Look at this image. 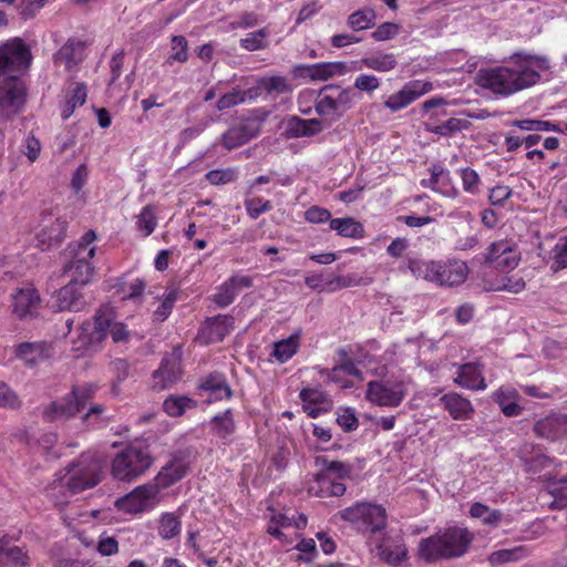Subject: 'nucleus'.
<instances>
[{
    "instance_id": "31",
    "label": "nucleus",
    "mask_w": 567,
    "mask_h": 567,
    "mask_svg": "<svg viewBox=\"0 0 567 567\" xmlns=\"http://www.w3.org/2000/svg\"><path fill=\"white\" fill-rule=\"evenodd\" d=\"M198 389L209 394L212 400L229 399L231 389L221 373L214 372L200 379Z\"/></svg>"
},
{
    "instance_id": "34",
    "label": "nucleus",
    "mask_w": 567,
    "mask_h": 567,
    "mask_svg": "<svg viewBox=\"0 0 567 567\" xmlns=\"http://www.w3.org/2000/svg\"><path fill=\"white\" fill-rule=\"evenodd\" d=\"M471 125V122L465 117H450L442 123H436L430 118L429 122L424 123V128L426 132L450 137L454 134L467 130Z\"/></svg>"
},
{
    "instance_id": "30",
    "label": "nucleus",
    "mask_w": 567,
    "mask_h": 567,
    "mask_svg": "<svg viewBox=\"0 0 567 567\" xmlns=\"http://www.w3.org/2000/svg\"><path fill=\"white\" fill-rule=\"evenodd\" d=\"M379 558L386 565L399 566L408 558V548L402 540H381L377 544Z\"/></svg>"
},
{
    "instance_id": "8",
    "label": "nucleus",
    "mask_w": 567,
    "mask_h": 567,
    "mask_svg": "<svg viewBox=\"0 0 567 567\" xmlns=\"http://www.w3.org/2000/svg\"><path fill=\"white\" fill-rule=\"evenodd\" d=\"M338 515L362 534H375L386 526L385 508L373 503L358 502L340 511Z\"/></svg>"
},
{
    "instance_id": "25",
    "label": "nucleus",
    "mask_w": 567,
    "mask_h": 567,
    "mask_svg": "<svg viewBox=\"0 0 567 567\" xmlns=\"http://www.w3.org/2000/svg\"><path fill=\"white\" fill-rule=\"evenodd\" d=\"M454 382L461 388L473 391H483L487 386L482 365L474 362L460 365Z\"/></svg>"
},
{
    "instance_id": "40",
    "label": "nucleus",
    "mask_w": 567,
    "mask_h": 567,
    "mask_svg": "<svg viewBox=\"0 0 567 567\" xmlns=\"http://www.w3.org/2000/svg\"><path fill=\"white\" fill-rule=\"evenodd\" d=\"M300 336L301 332L297 331L287 339L275 342L271 357L280 363H285L290 360L300 347Z\"/></svg>"
},
{
    "instance_id": "50",
    "label": "nucleus",
    "mask_w": 567,
    "mask_h": 567,
    "mask_svg": "<svg viewBox=\"0 0 567 567\" xmlns=\"http://www.w3.org/2000/svg\"><path fill=\"white\" fill-rule=\"evenodd\" d=\"M317 462L322 464V472L329 473L331 477L340 481L348 477L351 473V466L340 461H329L327 458H317Z\"/></svg>"
},
{
    "instance_id": "45",
    "label": "nucleus",
    "mask_w": 567,
    "mask_h": 567,
    "mask_svg": "<svg viewBox=\"0 0 567 567\" xmlns=\"http://www.w3.org/2000/svg\"><path fill=\"white\" fill-rule=\"evenodd\" d=\"M470 515L473 518L481 519L483 524L491 527L498 526L503 518V513L501 511L492 509L480 502H475L471 505Z\"/></svg>"
},
{
    "instance_id": "4",
    "label": "nucleus",
    "mask_w": 567,
    "mask_h": 567,
    "mask_svg": "<svg viewBox=\"0 0 567 567\" xmlns=\"http://www.w3.org/2000/svg\"><path fill=\"white\" fill-rule=\"evenodd\" d=\"M96 239L95 231L87 230L79 241L69 244L64 251V274L69 281L79 284L81 287L87 285L93 276L94 268L91 259L95 255Z\"/></svg>"
},
{
    "instance_id": "32",
    "label": "nucleus",
    "mask_w": 567,
    "mask_h": 567,
    "mask_svg": "<svg viewBox=\"0 0 567 567\" xmlns=\"http://www.w3.org/2000/svg\"><path fill=\"white\" fill-rule=\"evenodd\" d=\"M234 319L230 316L218 315L207 319L202 333L207 342H220L233 330Z\"/></svg>"
},
{
    "instance_id": "42",
    "label": "nucleus",
    "mask_w": 567,
    "mask_h": 567,
    "mask_svg": "<svg viewBox=\"0 0 567 567\" xmlns=\"http://www.w3.org/2000/svg\"><path fill=\"white\" fill-rule=\"evenodd\" d=\"M528 556V549L524 546H515L495 550L489 554L487 560L492 566H501L507 563H516Z\"/></svg>"
},
{
    "instance_id": "17",
    "label": "nucleus",
    "mask_w": 567,
    "mask_h": 567,
    "mask_svg": "<svg viewBox=\"0 0 567 567\" xmlns=\"http://www.w3.org/2000/svg\"><path fill=\"white\" fill-rule=\"evenodd\" d=\"M183 374L182 361L176 354H168L163 358L161 365L153 372V388L163 391L176 384Z\"/></svg>"
},
{
    "instance_id": "5",
    "label": "nucleus",
    "mask_w": 567,
    "mask_h": 567,
    "mask_svg": "<svg viewBox=\"0 0 567 567\" xmlns=\"http://www.w3.org/2000/svg\"><path fill=\"white\" fill-rule=\"evenodd\" d=\"M80 330L83 346L100 343L107 336L115 343L126 342L131 336L124 323L115 321L114 311L109 306H102L93 317V321L83 322Z\"/></svg>"
},
{
    "instance_id": "6",
    "label": "nucleus",
    "mask_w": 567,
    "mask_h": 567,
    "mask_svg": "<svg viewBox=\"0 0 567 567\" xmlns=\"http://www.w3.org/2000/svg\"><path fill=\"white\" fill-rule=\"evenodd\" d=\"M101 481V464L91 456H81L73 462L63 476L54 480L52 489H64L63 496L74 495L94 487Z\"/></svg>"
},
{
    "instance_id": "3",
    "label": "nucleus",
    "mask_w": 567,
    "mask_h": 567,
    "mask_svg": "<svg viewBox=\"0 0 567 567\" xmlns=\"http://www.w3.org/2000/svg\"><path fill=\"white\" fill-rule=\"evenodd\" d=\"M408 268L415 278L433 282L440 287L460 286L468 275L466 262L457 259L425 260L410 258Z\"/></svg>"
},
{
    "instance_id": "23",
    "label": "nucleus",
    "mask_w": 567,
    "mask_h": 567,
    "mask_svg": "<svg viewBox=\"0 0 567 567\" xmlns=\"http://www.w3.org/2000/svg\"><path fill=\"white\" fill-rule=\"evenodd\" d=\"M440 403L455 421L471 420L475 413L472 402L457 392H449L442 395Z\"/></svg>"
},
{
    "instance_id": "60",
    "label": "nucleus",
    "mask_w": 567,
    "mask_h": 567,
    "mask_svg": "<svg viewBox=\"0 0 567 567\" xmlns=\"http://www.w3.org/2000/svg\"><path fill=\"white\" fill-rule=\"evenodd\" d=\"M171 60L184 63L188 59V44L183 35H174L172 38V54Z\"/></svg>"
},
{
    "instance_id": "52",
    "label": "nucleus",
    "mask_w": 567,
    "mask_h": 567,
    "mask_svg": "<svg viewBox=\"0 0 567 567\" xmlns=\"http://www.w3.org/2000/svg\"><path fill=\"white\" fill-rule=\"evenodd\" d=\"M205 178L212 185H226L238 178V171L234 167L213 169L206 173Z\"/></svg>"
},
{
    "instance_id": "13",
    "label": "nucleus",
    "mask_w": 567,
    "mask_h": 567,
    "mask_svg": "<svg viewBox=\"0 0 567 567\" xmlns=\"http://www.w3.org/2000/svg\"><path fill=\"white\" fill-rule=\"evenodd\" d=\"M405 395L406 389L402 381H370L367 385V400L379 406L396 408Z\"/></svg>"
},
{
    "instance_id": "61",
    "label": "nucleus",
    "mask_w": 567,
    "mask_h": 567,
    "mask_svg": "<svg viewBox=\"0 0 567 567\" xmlns=\"http://www.w3.org/2000/svg\"><path fill=\"white\" fill-rule=\"evenodd\" d=\"M13 563L24 566L27 564V556L18 546H9L8 540L3 539V564Z\"/></svg>"
},
{
    "instance_id": "62",
    "label": "nucleus",
    "mask_w": 567,
    "mask_h": 567,
    "mask_svg": "<svg viewBox=\"0 0 567 567\" xmlns=\"http://www.w3.org/2000/svg\"><path fill=\"white\" fill-rule=\"evenodd\" d=\"M399 31V24L394 22H383L371 33V37L378 42L388 41L393 39Z\"/></svg>"
},
{
    "instance_id": "57",
    "label": "nucleus",
    "mask_w": 567,
    "mask_h": 567,
    "mask_svg": "<svg viewBox=\"0 0 567 567\" xmlns=\"http://www.w3.org/2000/svg\"><path fill=\"white\" fill-rule=\"evenodd\" d=\"M553 254L551 269L557 271L567 268V236L559 238L553 248Z\"/></svg>"
},
{
    "instance_id": "58",
    "label": "nucleus",
    "mask_w": 567,
    "mask_h": 567,
    "mask_svg": "<svg viewBox=\"0 0 567 567\" xmlns=\"http://www.w3.org/2000/svg\"><path fill=\"white\" fill-rule=\"evenodd\" d=\"M381 85V81L378 76L368 73H360L353 83V87L361 91L367 92L369 94L373 93Z\"/></svg>"
},
{
    "instance_id": "33",
    "label": "nucleus",
    "mask_w": 567,
    "mask_h": 567,
    "mask_svg": "<svg viewBox=\"0 0 567 567\" xmlns=\"http://www.w3.org/2000/svg\"><path fill=\"white\" fill-rule=\"evenodd\" d=\"M16 355L25 364L34 367L50 355V348L45 342H23L16 348Z\"/></svg>"
},
{
    "instance_id": "56",
    "label": "nucleus",
    "mask_w": 567,
    "mask_h": 567,
    "mask_svg": "<svg viewBox=\"0 0 567 567\" xmlns=\"http://www.w3.org/2000/svg\"><path fill=\"white\" fill-rule=\"evenodd\" d=\"M267 35L268 32L265 29L250 32L240 40V45L249 51L264 49L266 47Z\"/></svg>"
},
{
    "instance_id": "35",
    "label": "nucleus",
    "mask_w": 567,
    "mask_h": 567,
    "mask_svg": "<svg viewBox=\"0 0 567 567\" xmlns=\"http://www.w3.org/2000/svg\"><path fill=\"white\" fill-rule=\"evenodd\" d=\"M492 396L506 416H517L522 413L523 409L517 403L518 392L515 389L501 386Z\"/></svg>"
},
{
    "instance_id": "9",
    "label": "nucleus",
    "mask_w": 567,
    "mask_h": 567,
    "mask_svg": "<svg viewBox=\"0 0 567 567\" xmlns=\"http://www.w3.org/2000/svg\"><path fill=\"white\" fill-rule=\"evenodd\" d=\"M354 93L352 87L340 85H324L317 94L315 110L318 115L330 121L339 120L353 105Z\"/></svg>"
},
{
    "instance_id": "18",
    "label": "nucleus",
    "mask_w": 567,
    "mask_h": 567,
    "mask_svg": "<svg viewBox=\"0 0 567 567\" xmlns=\"http://www.w3.org/2000/svg\"><path fill=\"white\" fill-rule=\"evenodd\" d=\"M251 286L252 278L250 276L237 272L217 288L216 293L213 296V301L219 308H226L235 301L241 289L250 288Z\"/></svg>"
},
{
    "instance_id": "15",
    "label": "nucleus",
    "mask_w": 567,
    "mask_h": 567,
    "mask_svg": "<svg viewBox=\"0 0 567 567\" xmlns=\"http://www.w3.org/2000/svg\"><path fill=\"white\" fill-rule=\"evenodd\" d=\"M66 227L65 219L52 213L44 215L37 233L39 246L44 250L60 245L66 236Z\"/></svg>"
},
{
    "instance_id": "24",
    "label": "nucleus",
    "mask_w": 567,
    "mask_h": 567,
    "mask_svg": "<svg viewBox=\"0 0 567 567\" xmlns=\"http://www.w3.org/2000/svg\"><path fill=\"white\" fill-rule=\"evenodd\" d=\"M12 311L19 318L33 316L40 303L38 291L31 287H23L12 295Z\"/></svg>"
},
{
    "instance_id": "47",
    "label": "nucleus",
    "mask_w": 567,
    "mask_h": 567,
    "mask_svg": "<svg viewBox=\"0 0 567 567\" xmlns=\"http://www.w3.org/2000/svg\"><path fill=\"white\" fill-rule=\"evenodd\" d=\"M181 520L172 513H165L161 516L158 523V535L164 539H172L181 533Z\"/></svg>"
},
{
    "instance_id": "43",
    "label": "nucleus",
    "mask_w": 567,
    "mask_h": 567,
    "mask_svg": "<svg viewBox=\"0 0 567 567\" xmlns=\"http://www.w3.org/2000/svg\"><path fill=\"white\" fill-rule=\"evenodd\" d=\"M377 13L372 8H363L348 16L347 25L353 31L368 30L375 24Z\"/></svg>"
},
{
    "instance_id": "41",
    "label": "nucleus",
    "mask_w": 567,
    "mask_h": 567,
    "mask_svg": "<svg viewBox=\"0 0 567 567\" xmlns=\"http://www.w3.org/2000/svg\"><path fill=\"white\" fill-rule=\"evenodd\" d=\"M257 89L272 97L290 93L292 85L285 76L274 75L264 76L257 81Z\"/></svg>"
},
{
    "instance_id": "54",
    "label": "nucleus",
    "mask_w": 567,
    "mask_h": 567,
    "mask_svg": "<svg viewBox=\"0 0 567 567\" xmlns=\"http://www.w3.org/2000/svg\"><path fill=\"white\" fill-rule=\"evenodd\" d=\"M248 92L234 87L230 92L223 94L217 101L216 107L219 111L228 110L246 101Z\"/></svg>"
},
{
    "instance_id": "26",
    "label": "nucleus",
    "mask_w": 567,
    "mask_h": 567,
    "mask_svg": "<svg viewBox=\"0 0 567 567\" xmlns=\"http://www.w3.org/2000/svg\"><path fill=\"white\" fill-rule=\"evenodd\" d=\"M85 44L76 39H69L53 55L55 65H63L68 71L79 65L84 58Z\"/></svg>"
},
{
    "instance_id": "22",
    "label": "nucleus",
    "mask_w": 567,
    "mask_h": 567,
    "mask_svg": "<svg viewBox=\"0 0 567 567\" xmlns=\"http://www.w3.org/2000/svg\"><path fill=\"white\" fill-rule=\"evenodd\" d=\"M305 282L312 290L332 292L339 289L355 286L359 284V280L353 275L324 276L323 274H312L306 277Z\"/></svg>"
},
{
    "instance_id": "59",
    "label": "nucleus",
    "mask_w": 567,
    "mask_h": 567,
    "mask_svg": "<svg viewBox=\"0 0 567 567\" xmlns=\"http://www.w3.org/2000/svg\"><path fill=\"white\" fill-rule=\"evenodd\" d=\"M96 386L93 384H84L74 386L70 392L80 411L85 408L86 403L93 398Z\"/></svg>"
},
{
    "instance_id": "37",
    "label": "nucleus",
    "mask_w": 567,
    "mask_h": 567,
    "mask_svg": "<svg viewBox=\"0 0 567 567\" xmlns=\"http://www.w3.org/2000/svg\"><path fill=\"white\" fill-rule=\"evenodd\" d=\"M213 434L223 441L229 443L231 435L235 433L236 425L231 410L228 409L220 414L215 415L210 421Z\"/></svg>"
},
{
    "instance_id": "49",
    "label": "nucleus",
    "mask_w": 567,
    "mask_h": 567,
    "mask_svg": "<svg viewBox=\"0 0 567 567\" xmlns=\"http://www.w3.org/2000/svg\"><path fill=\"white\" fill-rule=\"evenodd\" d=\"M157 226V218L154 207L151 205L145 206L137 216L136 227L143 233L144 237L150 236Z\"/></svg>"
},
{
    "instance_id": "2",
    "label": "nucleus",
    "mask_w": 567,
    "mask_h": 567,
    "mask_svg": "<svg viewBox=\"0 0 567 567\" xmlns=\"http://www.w3.org/2000/svg\"><path fill=\"white\" fill-rule=\"evenodd\" d=\"M473 538V534L467 528L458 526L443 528L420 540L419 556L426 563L458 558L467 551Z\"/></svg>"
},
{
    "instance_id": "44",
    "label": "nucleus",
    "mask_w": 567,
    "mask_h": 567,
    "mask_svg": "<svg viewBox=\"0 0 567 567\" xmlns=\"http://www.w3.org/2000/svg\"><path fill=\"white\" fill-rule=\"evenodd\" d=\"M430 173L436 178L437 193L447 196L456 197L460 192L452 184L451 173L439 164H433L430 167Z\"/></svg>"
},
{
    "instance_id": "53",
    "label": "nucleus",
    "mask_w": 567,
    "mask_h": 567,
    "mask_svg": "<svg viewBox=\"0 0 567 567\" xmlns=\"http://www.w3.org/2000/svg\"><path fill=\"white\" fill-rule=\"evenodd\" d=\"M146 287V282L142 278H135L134 280L130 282H122L121 284V292L123 293L122 299L123 300H132V301H140L144 290Z\"/></svg>"
},
{
    "instance_id": "19",
    "label": "nucleus",
    "mask_w": 567,
    "mask_h": 567,
    "mask_svg": "<svg viewBox=\"0 0 567 567\" xmlns=\"http://www.w3.org/2000/svg\"><path fill=\"white\" fill-rule=\"evenodd\" d=\"M189 465L186 457L178 453L174 454L166 465L162 467L155 477L154 484L158 489L167 488L181 481L188 472Z\"/></svg>"
},
{
    "instance_id": "51",
    "label": "nucleus",
    "mask_w": 567,
    "mask_h": 567,
    "mask_svg": "<svg viewBox=\"0 0 567 567\" xmlns=\"http://www.w3.org/2000/svg\"><path fill=\"white\" fill-rule=\"evenodd\" d=\"M458 175L465 193L471 195H477L480 193L481 177L476 171L471 167H464L458 171Z\"/></svg>"
},
{
    "instance_id": "16",
    "label": "nucleus",
    "mask_w": 567,
    "mask_h": 567,
    "mask_svg": "<svg viewBox=\"0 0 567 567\" xmlns=\"http://www.w3.org/2000/svg\"><path fill=\"white\" fill-rule=\"evenodd\" d=\"M432 90V84L430 82H424L421 80H413L405 83L401 90L396 93L391 94L385 101L384 106L391 112H398L427 92Z\"/></svg>"
},
{
    "instance_id": "39",
    "label": "nucleus",
    "mask_w": 567,
    "mask_h": 567,
    "mask_svg": "<svg viewBox=\"0 0 567 567\" xmlns=\"http://www.w3.org/2000/svg\"><path fill=\"white\" fill-rule=\"evenodd\" d=\"M329 227L346 238L360 239L364 236L363 225L352 217L333 218Z\"/></svg>"
},
{
    "instance_id": "7",
    "label": "nucleus",
    "mask_w": 567,
    "mask_h": 567,
    "mask_svg": "<svg viewBox=\"0 0 567 567\" xmlns=\"http://www.w3.org/2000/svg\"><path fill=\"white\" fill-rule=\"evenodd\" d=\"M152 463L153 457L147 447L130 444L113 458L112 475L118 481L131 482L143 475Z\"/></svg>"
},
{
    "instance_id": "14",
    "label": "nucleus",
    "mask_w": 567,
    "mask_h": 567,
    "mask_svg": "<svg viewBox=\"0 0 567 567\" xmlns=\"http://www.w3.org/2000/svg\"><path fill=\"white\" fill-rule=\"evenodd\" d=\"M519 260L520 252L516 245L508 240L492 243L484 255V261L501 271L515 269Z\"/></svg>"
},
{
    "instance_id": "46",
    "label": "nucleus",
    "mask_w": 567,
    "mask_h": 567,
    "mask_svg": "<svg viewBox=\"0 0 567 567\" xmlns=\"http://www.w3.org/2000/svg\"><path fill=\"white\" fill-rule=\"evenodd\" d=\"M196 406V401L187 396H168L164 403L163 409L169 416H181L186 410Z\"/></svg>"
},
{
    "instance_id": "1",
    "label": "nucleus",
    "mask_w": 567,
    "mask_h": 567,
    "mask_svg": "<svg viewBox=\"0 0 567 567\" xmlns=\"http://www.w3.org/2000/svg\"><path fill=\"white\" fill-rule=\"evenodd\" d=\"M548 69L549 61L546 56L515 52L505 65L481 69L476 82L482 89L507 97L537 84L542 73Z\"/></svg>"
},
{
    "instance_id": "28",
    "label": "nucleus",
    "mask_w": 567,
    "mask_h": 567,
    "mask_svg": "<svg viewBox=\"0 0 567 567\" xmlns=\"http://www.w3.org/2000/svg\"><path fill=\"white\" fill-rule=\"evenodd\" d=\"M80 409L74 402L71 393L65 396L51 402L43 410V420L47 422H55L59 420H66L74 416Z\"/></svg>"
},
{
    "instance_id": "55",
    "label": "nucleus",
    "mask_w": 567,
    "mask_h": 567,
    "mask_svg": "<svg viewBox=\"0 0 567 567\" xmlns=\"http://www.w3.org/2000/svg\"><path fill=\"white\" fill-rule=\"evenodd\" d=\"M245 208L251 219H257L261 214L268 213L272 209L270 200L256 197L245 200Z\"/></svg>"
},
{
    "instance_id": "38",
    "label": "nucleus",
    "mask_w": 567,
    "mask_h": 567,
    "mask_svg": "<svg viewBox=\"0 0 567 567\" xmlns=\"http://www.w3.org/2000/svg\"><path fill=\"white\" fill-rule=\"evenodd\" d=\"M252 137V130L248 125L240 124L229 127L220 138L224 147L230 151L248 143Z\"/></svg>"
},
{
    "instance_id": "21",
    "label": "nucleus",
    "mask_w": 567,
    "mask_h": 567,
    "mask_svg": "<svg viewBox=\"0 0 567 567\" xmlns=\"http://www.w3.org/2000/svg\"><path fill=\"white\" fill-rule=\"evenodd\" d=\"M80 288L82 287L79 284L69 281L53 296V307H55L60 311H82L87 305V301L83 293L80 291Z\"/></svg>"
},
{
    "instance_id": "36",
    "label": "nucleus",
    "mask_w": 567,
    "mask_h": 567,
    "mask_svg": "<svg viewBox=\"0 0 567 567\" xmlns=\"http://www.w3.org/2000/svg\"><path fill=\"white\" fill-rule=\"evenodd\" d=\"M361 68H367L377 72H390L398 65L395 54L386 52H374L361 58L359 61Z\"/></svg>"
},
{
    "instance_id": "20",
    "label": "nucleus",
    "mask_w": 567,
    "mask_h": 567,
    "mask_svg": "<svg viewBox=\"0 0 567 567\" xmlns=\"http://www.w3.org/2000/svg\"><path fill=\"white\" fill-rule=\"evenodd\" d=\"M296 71L300 76L308 78L312 81H327L336 75H344L349 71L346 62H322L316 64H301L296 66Z\"/></svg>"
},
{
    "instance_id": "10",
    "label": "nucleus",
    "mask_w": 567,
    "mask_h": 567,
    "mask_svg": "<svg viewBox=\"0 0 567 567\" xmlns=\"http://www.w3.org/2000/svg\"><path fill=\"white\" fill-rule=\"evenodd\" d=\"M32 60L30 45L20 38L0 44V74L22 75L30 69Z\"/></svg>"
},
{
    "instance_id": "48",
    "label": "nucleus",
    "mask_w": 567,
    "mask_h": 567,
    "mask_svg": "<svg viewBox=\"0 0 567 567\" xmlns=\"http://www.w3.org/2000/svg\"><path fill=\"white\" fill-rule=\"evenodd\" d=\"M177 298H178V290L174 287L168 288L164 293V298H163L161 305L154 311V315H153L154 319L158 322L165 321L172 313V310L174 308V305H175Z\"/></svg>"
},
{
    "instance_id": "64",
    "label": "nucleus",
    "mask_w": 567,
    "mask_h": 567,
    "mask_svg": "<svg viewBox=\"0 0 567 567\" xmlns=\"http://www.w3.org/2000/svg\"><path fill=\"white\" fill-rule=\"evenodd\" d=\"M306 122L303 118L298 116H291L287 120L286 126H285V135L288 138H297V137H303L306 136L305 131Z\"/></svg>"
},
{
    "instance_id": "27",
    "label": "nucleus",
    "mask_w": 567,
    "mask_h": 567,
    "mask_svg": "<svg viewBox=\"0 0 567 567\" xmlns=\"http://www.w3.org/2000/svg\"><path fill=\"white\" fill-rule=\"evenodd\" d=\"M308 492L317 497L341 496L346 492V485L331 477L329 473L321 472L317 474L313 482L309 485Z\"/></svg>"
},
{
    "instance_id": "11",
    "label": "nucleus",
    "mask_w": 567,
    "mask_h": 567,
    "mask_svg": "<svg viewBox=\"0 0 567 567\" xmlns=\"http://www.w3.org/2000/svg\"><path fill=\"white\" fill-rule=\"evenodd\" d=\"M25 102V85L17 76H7L0 81V117L10 120L18 114Z\"/></svg>"
},
{
    "instance_id": "12",
    "label": "nucleus",
    "mask_w": 567,
    "mask_h": 567,
    "mask_svg": "<svg viewBox=\"0 0 567 567\" xmlns=\"http://www.w3.org/2000/svg\"><path fill=\"white\" fill-rule=\"evenodd\" d=\"M158 486L154 483L140 485L131 493L115 501V507L123 513L140 514L154 508L158 502Z\"/></svg>"
},
{
    "instance_id": "29",
    "label": "nucleus",
    "mask_w": 567,
    "mask_h": 567,
    "mask_svg": "<svg viewBox=\"0 0 567 567\" xmlns=\"http://www.w3.org/2000/svg\"><path fill=\"white\" fill-rule=\"evenodd\" d=\"M534 431L539 437L550 441L558 440L567 433V416L549 415L540 419L535 423Z\"/></svg>"
},
{
    "instance_id": "63",
    "label": "nucleus",
    "mask_w": 567,
    "mask_h": 567,
    "mask_svg": "<svg viewBox=\"0 0 567 567\" xmlns=\"http://www.w3.org/2000/svg\"><path fill=\"white\" fill-rule=\"evenodd\" d=\"M21 405L17 393L6 383L0 382V406L7 409H18Z\"/></svg>"
}]
</instances>
